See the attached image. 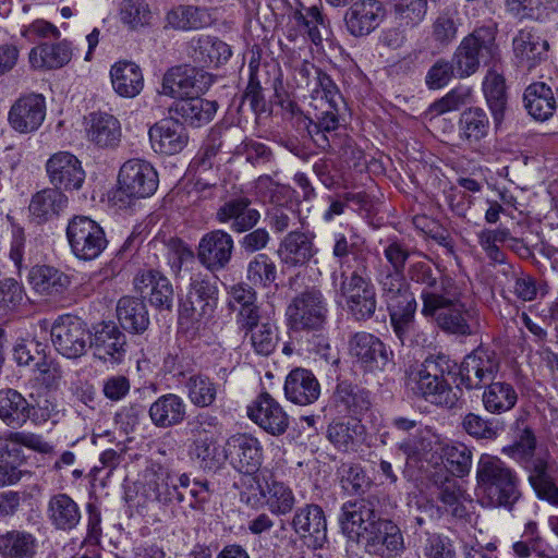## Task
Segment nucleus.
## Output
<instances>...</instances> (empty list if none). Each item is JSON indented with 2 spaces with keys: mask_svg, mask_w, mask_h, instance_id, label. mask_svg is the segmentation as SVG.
<instances>
[{
  "mask_svg": "<svg viewBox=\"0 0 558 558\" xmlns=\"http://www.w3.org/2000/svg\"><path fill=\"white\" fill-rule=\"evenodd\" d=\"M537 439L531 427H524L512 445L502 452L520 463L527 473V482L538 499L558 506L556 462L549 452L536 453Z\"/></svg>",
  "mask_w": 558,
  "mask_h": 558,
  "instance_id": "nucleus-1",
  "label": "nucleus"
},
{
  "mask_svg": "<svg viewBox=\"0 0 558 558\" xmlns=\"http://www.w3.org/2000/svg\"><path fill=\"white\" fill-rule=\"evenodd\" d=\"M476 489L492 508L513 510L522 497L518 473L497 456L483 453L476 465Z\"/></svg>",
  "mask_w": 558,
  "mask_h": 558,
  "instance_id": "nucleus-2",
  "label": "nucleus"
},
{
  "mask_svg": "<svg viewBox=\"0 0 558 558\" xmlns=\"http://www.w3.org/2000/svg\"><path fill=\"white\" fill-rule=\"evenodd\" d=\"M166 247L168 264L174 275H179L183 268L193 274L189 300L193 311L205 313L209 305V283L206 279L198 278L201 272L196 275L195 271L198 270L199 265L209 269V233L202 236L197 256L184 241L175 236L166 242Z\"/></svg>",
  "mask_w": 558,
  "mask_h": 558,
  "instance_id": "nucleus-3",
  "label": "nucleus"
},
{
  "mask_svg": "<svg viewBox=\"0 0 558 558\" xmlns=\"http://www.w3.org/2000/svg\"><path fill=\"white\" fill-rule=\"evenodd\" d=\"M446 365L445 356L430 355L421 365L411 368L407 386L413 396L437 407L454 408L460 397L446 379Z\"/></svg>",
  "mask_w": 558,
  "mask_h": 558,
  "instance_id": "nucleus-4",
  "label": "nucleus"
},
{
  "mask_svg": "<svg viewBox=\"0 0 558 558\" xmlns=\"http://www.w3.org/2000/svg\"><path fill=\"white\" fill-rule=\"evenodd\" d=\"M367 255H355L354 268L340 271V293L345 300L348 312L357 322L371 319L376 312L375 287L368 275Z\"/></svg>",
  "mask_w": 558,
  "mask_h": 558,
  "instance_id": "nucleus-5",
  "label": "nucleus"
},
{
  "mask_svg": "<svg viewBox=\"0 0 558 558\" xmlns=\"http://www.w3.org/2000/svg\"><path fill=\"white\" fill-rule=\"evenodd\" d=\"M158 183V173L150 162L141 158L129 159L119 169L112 201L120 208H125L135 201L154 195Z\"/></svg>",
  "mask_w": 558,
  "mask_h": 558,
  "instance_id": "nucleus-6",
  "label": "nucleus"
},
{
  "mask_svg": "<svg viewBox=\"0 0 558 558\" xmlns=\"http://www.w3.org/2000/svg\"><path fill=\"white\" fill-rule=\"evenodd\" d=\"M328 312V303L322 290L307 287L288 304L287 325L293 332H319L325 329Z\"/></svg>",
  "mask_w": 558,
  "mask_h": 558,
  "instance_id": "nucleus-7",
  "label": "nucleus"
},
{
  "mask_svg": "<svg viewBox=\"0 0 558 558\" xmlns=\"http://www.w3.org/2000/svg\"><path fill=\"white\" fill-rule=\"evenodd\" d=\"M497 32L496 25H484L476 27L461 40L452 58L459 77L472 75L481 63L486 64L497 57Z\"/></svg>",
  "mask_w": 558,
  "mask_h": 558,
  "instance_id": "nucleus-8",
  "label": "nucleus"
},
{
  "mask_svg": "<svg viewBox=\"0 0 558 558\" xmlns=\"http://www.w3.org/2000/svg\"><path fill=\"white\" fill-rule=\"evenodd\" d=\"M421 313L447 333L463 337L473 333L470 324L471 311L461 301L454 288H451L446 294L429 304L426 310L422 308Z\"/></svg>",
  "mask_w": 558,
  "mask_h": 558,
  "instance_id": "nucleus-9",
  "label": "nucleus"
},
{
  "mask_svg": "<svg viewBox=\"0 0 558 558\" xmlns=\"http://www.w3.org/2000/svg\"><path fill=\"white\" fill-rule=\"evenodd\" d=\"M66 238L72 253L82 260L97 258L108 244L104 229L87 216H75L69 221Z\"/></svg>",
  "mask_w": 558,
  "mask_h": 558,
  "instance_id": "nucleus-10",
  "label": "nucleus"
},
{
  "mask_svg": "<svg viewBox=\"0 0 558 558\" xmlns=\"http://www.w3.org/2000/svg\"><path fill=\"white\" fill-rule=\"evenodd\" d=\"M51 342L54 349L66 359L84 355L92 343L87 325L78 317L60 316L51 326Z\"/></svg>",
  "mask_w": 558,
  "mask_h": 558,
  "instance_id": "nucleus-11",
  "label": "nucleus"
},
{
  "mask_svg": "<svg viewBox=\"0 0 558 558\" xmlns=\"http://www.w3.org/2000/svg\"><path fill=\"white\" fill-rule=\"evenodd\" d=\"M262 447L256 438L247 434H236L223 446L214 448L211 460L218 464L229 460L233 472H256L262 464Z\"/></svg>",
  "mask_w": 558,
  "mask_h": 558,
  "instance_id": "nucleus-12",
  "label": "nucleus"
},
{
  "mask_svg": "<svg viewBox=\"0 0 558 558\" xmlns=\"http://www.w3.org/2000/svg\"><path fill=\"white\" fill-rule=\"evenodd\" d=\"M379 498L376 495L347 501L341 507L339 522L341 530L349 539L361 543L363 533L379 517L377 507Z\"/></svg>",
  "mask_w": 558,
  "mask_h": 558,
  "instance_id": "nucleus-13",
  "label": "nucleus"
},
{
  "mask_svg": "<svg viewBox=\"0 0 558 558\" xmlns=\"http://www.w3.org/2000/svg\"><path fill=\"white\" fill-rule=\"evenodd\" d=\"M339 107L328 102L311 104L308 117L303 118V126L322 150L333 149L339 128Z\"/></svg>",
  "mask_w": 558,
  "mask_h": 558,
  "instance_id": "nucleus-14",
  "label": "nucleus"
},
{
  "mask_svg": "<svg viewBox=\"0 0 558 558\" xmlns=\"http://www.w3.org/2000/svg\"><path fill=\"white\" fill-rule=\"evenodd\" d=\"M208 88L209 74L203 69L184 64L166 72L161 94L182 99L195 94H205Z\"/></svg>",
  "mask_w": 558,
  "mask_h": 558,
  "instance_id": "nucleus-15",
  "label": "nucleus"
},
{
  "mask_svg": "<svg viewBox=\"0 0 558 558\" xmlns=\"http://www.w3.org/2000/svg\"><path fill=\"white\" fill-rule=\"evenodd\" d=\"M350 354L368 372H381L392 364L393 354L376 336L360 331L349 341Z\"/></svg>",
  "mask_w": 558,
  "mask_h": 558,
  "instance_id": "nucleus-16",
  "label": "nucleus"
},
{
  "mask_svg": "<svg viewBox=\"0 0 558 558\" xmlns=\"http://www.w3.org/2000/svg\"><path fill=\"white\" fill-rule=\"evenodd\" d=\"M313 231L291 230L280 241L277 255L288 269L306 267L318 254Z\"/></svg>",
  "mask_w": 558,
  "mask_h": 558,
  "instance_id": "nucleus-17",
  "label": "nucleus"
},
{
  "mask_svg": "<svg viewBox=\"0 0 558 558\" xmlns=\"http://www.w3.org/2000/svg\"><path fill=\"white\" fill-rule=\"evenodd\" d=\"M292 529L300 539L314 550L327 543V521L323 508L308 504L299 508L291 521Z\"/></svg>",
  "mask_w": 558,
  "mask_h": 558,
  "instance_id": "nucleus-18",
  "label": "nucleus"
},
{
  "mask_svg": "<svg viewBox=\"0 0 558 558\" xmlns=\"http://www.w3.org/2000/svg\"><path fill=\"white\" fill-rule=\"evenodd\" d=\"M499 371L496 353L477 348L468 354L459 369L460 385L466 389L481 388L486 381L493 380Z\"/></svg>",
  "mask_w": 558,
  "mask_h": 558,
  "instance_id": "nucleus-19",
  "label": "nucleus"
},
{
  "mask_svg": "<svg viewBox=\"0 0 558 558\" xmlns=\"http://www.w3.org/2000/svg\"><path fill=\"white\" fill-rule=\"evenodd\" d=\"M368 553L399 556L404 550L402 533L391 520L378 517L361 537Z\"/></svg>",
  "mask_w": 558,
  "mask_h": 558,
  "instance_id": "nucleus-20",
  "label": "nucleus"
},
{
  "mask_svg": "<svg viewBox=\"0 0 558 558\" xmlns=\"http://www.w3.org/2000/svg\"><path fill=\"white\" fill-rule=\"evenodd\" d=\"M50 183L60 191H77L85 181V171L78 158L69 151L53 154L46 162Z\"/></svg>",
  "mask_w": 558,
  "mask_h": 558,
  "instance_id": "nucleus-21",
  "label": "nucleus"
},
{
  "mask_svg": "<svg viewBox=\"0 0 558 558\" xmlns=\"http://www.w3.org/2000/svg\"><path fill=\"white\" fill-rule=\"evenodd\" d=\"M45 117V97L41 94L29 93L14 101L10 108L8 120L14 131L27 134L38 130Z\"/></svg>",
  "mask_w": 558,
  "mask_h": 558,
  "instance_id": "nucleus-22",
  "label": "nucleus"
},
{
  "mask_svg": "<svg viewBox=\"0 0 558 558\" xmlns=\"http://www.w3.org/2000/svg\"><path fill=\"white\" fill-rule=\"evenodd\" d=\"M386 10L378 0H357L344 14V24L350 35L364 37L374 32L383 22Z\"/></svg>",
  "mask_w": 558,
  "mask_h": 558,
  "instance_id": "nucleus-23",
  "label": "nucleus"
},
{
  "mask_svg": "<svg viewBox=\"0 0 558 558\" xmlns=\"http://www.w3.org/2000/svg\"><path fill=\"white\" fill-rule=\"evenodd\" d=\"M247 415L272 436L284 434L289 427L288 414L268 392H262L252 405L247 407Z\"/></svg>",
  "mask_w": 558,
  "mask_h": 558,
  "instance_id": "nucleus-24",
  "label": "nucleus"
},
{
  "mask_svg": "<svg viewBox=\"0 0 558 558\" xmlns=\"http://www.w3.org/2000/svg\"><path fill=\"white\" fill-rule=\"evenodd\" d=\"M408 278L410 281L421 286L420 296L422 300V308L425 310L429 304L446 294L451 288H454V282L451 278L438 276L430 265L423 260L410 264Z\"/></svg>",
  "mask_w": 558,
  "mask_h": 558,
  "instance_id": "nucleus-25",
  "label": "nucleus"
},
{
  "mask_svg": "<svg viewBox=\"0 0 558 558\" xmlns=\"http://www.w3.org/2000/svg\"><path fill=\"white\" fill-rule=\"evenodd\" d=\"M22 447L44 454L53 450L41 435L31 432H9L0 437V461L20 466L25 460Z\"/></svg>",
  "mask_w": 558,
  "mask_h": 558,
  "instance_id": "nucleus-26",
  "label": "nucleus"
},
{
  "mask_svg": "<svg viewBox=\"0 0 558 558\" xmlns=\"http://www.w3.org/2000/svg\"><path fill=\"white\" fill-rule=\"evenodd\" d=\"M134 288L141 294L148 295L149 303L160 311H171L174 292L169 279L161 272L148 269L134 278Z\"/></svg>",
  "mask_w": 558,
  "mask_h": 558,
  "instance_id": "nucleus-27",
  "label": "nucleus"
},
{
  "mask_svg": "<svg viewBox=\"0 0 558 558\" xmlns=\"http://www.w3.org/2000/svg\"><path fill=\"white\" fill-rule=\"evenodd\" d=\"M148 134L154 150L165 155L180 153L189 140L183 124L171 118L155 123Z\"/></svg>",
  "mask_w": 558,
  "mask_h": 558,
  "instance_id": "nucleus-28",
  "label": "nucleus"
},
{
  "mask_svg": "<svg viewBox=\"0 0 558 558\" xmlns=\"http://www.w3.org/2000/svg\"><path fill=\"white\" fill-rule=\"evenodd\" d=\"M125 335L112 323L101 324L92 338L94 355L104 362L120 363L125 354Z\"/></svg>",
  "mask_w": 558,
  "mask_h": 558,
  "instance_id": "nucleus-29",
  "label": "nucleus"
},
{
  "mask_svg": "<svg viewBox=\"0 0 558 558\" xmlns=\"http://www.w3.org/2000/svg\"><path fill=\"white\" fill-rule=\"evenodd\" d=\"M284 393L291 402L308 405L319 398L320 385L311 371L296 367L286 378Z\"/></svg>",
  "mask_w": 558,
  "mask_h": 558,
  "instance_id": "nucleus-30",
  "label": "nucleus"
},
{
  "mask_svg": "<svg viewBox=\"0 0 558 558\" xmlns=\"http://www.w3.org/2000/svg\"><path fill=\"white\" fill-rule=\"evenodd\" d=\"M331 402L339 413L359 416L372 407L371 392L349 381H340L331 397Z\"/></svg>",
  "mask_w": 558,
  "mask_h": 558,
  "instance_id": "nucleus-31",
  "label": "nucleus"
},
{
  "mask_svg": "<svg viewBox=\"0 0 558 558\" xmlns=\"http://www.w3.org/2000/svg\"><path fill=\"white\" fill-rule=\"evenodd\" d=\"M458 128L460 138L469 147L480 151L482 141L488 136L490 121L483 108L470 107L460 114Z\"/></svg>",
  "mask_w": 558,
  "mask_h": 558,
  "instance_id": "nucleus-32",
  "label": "nucleus"
},
{
  "mask_svg": "<svg viewBox=\"0 0 558 558\" xmlns=\"http://www.w3.org/2000/svg\"><path fill=\"white\" fill-rule=\"evenodd\" d=\"M47 518L56 530L69 532L80 524L82 515L80 506L72 497L58 493L49 498Z\"/></svg>",
  "mask_w": 558,
  "mask_h": 558,
  "instance_id": "nucleus-33",
  "label": "nucleus"
},
{
  "mask_svg": "<svg viewBox=\"0 0 558 558\" xmlns=\"http://www.w3.org/2000/svg\"><path fill=\"white\" fill-rule=\"evenodd\" d=\"M519 64L527 70L535 68L547 57L549 45L530 29H521L512 40Z\"/></svg>",
  "mask_w": 558,
  "mask_h": 558,
  "instance_id": "nucleus-34",
  "label": "nucleus"
},
{
  "mask_svg": "<svg viewBox=\"0 0 558 558\" xmlns=\"http://www.w3.org/2000/svg\"><path fill=\"white\" fill-rule=\"evenodd\" d=\"M27 279L35 292L50 298L63 294L71 284L68 275L47 265L34 266L29 270Z\"/></svg>",
  "mask_w": 558,
  "mask_h": 558,
  "instance_id": "nucleus-35",
  "label": "nucleus"
},
{
  "mask_svg": "<svg viewBox=\"0 0 558 558\" xmlns=\"http://www.w3.org/2000/svg\"><path fill=\"white\" fill-rule=\"evenodd\" d=\"M87 136L90 142L101 148H114L122 136L121 124L112 114L93 112L88 118Z\"/></svg>",
  "mask_w": 558,
  "mask_h": 558,
  "instance_id": "nucleus-36",
  "label": "nucleus"
},
{
  "mask_svg": "<svg viewBox=\"0 0 558 558\" xmlns=\"http://www.w3.org/2000/svg\"><path fill=\"white\" fill-rule=\"evenodd\" d=\"M524 108L538 121L548 120L557 109L553 89L544 82L530 84L523 94Z\"/></svg>",
  "mask_w": 558,
  "mask_h": 558,
  "instance_id": "nucleus-37",
  "label": "nucleus"
},
{
  "mask_svg": "<svg viewBox=\"0 0 558 558\" xmlns=\"http://www.w3.org/2000/svg\"><path fill=\"white\" fill-rule=\"evenodd\" d=\"M68 204V196L62 191L48 187L33 195L28 209L33 219L43 223L58 217Z\"/></svg>",
  "mask_w": 558,
  "mask_h": 558,
  "instance_id": "nucleus-38",
  "label": "nucleus"
},
{
  "mask_svg": "<svg viewBox=\"0 0 558 558\" xmlns=\"http://www.w3.org/2000/svg\"><path fill=\"white\" fill-rule=\"evenodd\" d=\"M110 77L114 92L121 97L133 98L144 86L141 68L131 61L116 62L110 69Z\"/></svg>",
  "mask_w": 558,
  "mask_h": 558,
  "instance_id": "nucleus-39",
  "label": "nucleus"
},
{
  "mask_svg": "<svg viewBox=\"0 0 558 558\" xmlns=\"http://www.w3.org/2000/svg\"><path fill=\"white\" fill-rule=\"evenodd\" d=\"M416 307L417 303L414 296H408V300L387 305L390 324L402 344L413 343Z\"/></svg>",
  "mask_w": 558,
  "mask_h": 558,
  "instance_id": "nucleus-40",
  "label": "nucleus"
},
{
  "mask_svg": "<svg viewBox=\"0 0 558 558\" xmlns=\"http://www.w3.org/2000/svg\"><path fill=\"white\" fill-rule=\"evenodd\" d=\"M365 426L359 420L332 422L327 438L340 451L355 452L365 439Z\"/></svg>",
  "mask_w": 558,
  "mask_h": 558,
  "instance_id": "nucleus-41",
  "label": "nucleus"
},
{
  "mask_svg": "<svg viewBox=\"0 0 558 558\" xmlns=\"http://www.w3.org/2000/svg\"><path fill=\"white\" fill-rule=\"evenodd\" d=\"M117 316L123 329L142 333L149 326V315L143 300L134 296H122L117 305Z\"/></svg>",
  "mask_w": 558,
  "mask_h": 558,
  "instance_id": "nucleus-42",
  "label": "nucleus"
},
{
  "mask_svg": "<svg viewBox=\"0 0 558 558\" xmlns=\"http://www.w3.org/2000/svg\"><path fill=\"white\" fill-rule=\"evenodd\" d=\"M149 416L157 427L168 428L180 424L185 417V404L174 395L167 393L159 397L149 408Z\"/></svg>",
  "mask_w": 558,
  "mask_h": 558,
  "instance_id": "nucleus-43",
  "label": "nucleus"
},
{
  "mask_svg": "<svg viewBox=\"0 0 558 558\" xmlns=\"http://www.w3.org/2000/svg\"><path fill=\"white\" fill-rule=\"evenodd\" d=\"M72 58V49L65 40L57 44H41L29 51V63L34 69H60Z\"/></svg>",
  "mask_w": 558,
  "mask_h": 558,
  "instance_id": "nucleus-44",
  "label": "nucleus"
},
{
  "mask_svg": "<svg viewBox=\"0 0 558 558\" xmlns=\"http://www.w3.org/2000/svg\"><path fill=\"white\" fill-rule=\"evenodd\" d=\"M38 548L35 535L23 530H11L0 534L2 558H34Z\"/></svg>",
  "mask_w": 558,
  "mask_h": 558,
  "instance_id": "nucleus-45",
  "label": "nucleus"
},
{
  "mask_svg": "<svg viewBox=\"0 0 558 558\" xmlns=\"http://www.w3.org/2000/svg\"><path fill=\"white\" fill-rule=\"evenodd\" d=\"M29 402L15 389L0 390V418L10 427H22L29 420Z\"/></svg>",
  "mask_w": 558,
  "mask_h": 558,
  "instance_id": "nucleus-46",
  "label": "nucleus"
},
{
  "mask_svg": "<svg viewBox=\"0 0 558 558\" xmlns=\"http://www.w3.org/2000/svg\"><path fill=\"white\" fill-rule=\"evenodd\" d=\"M483 92L495 126L498 128L505 119L508 104L505 77L496 71H488L483 82Z\"/></svg>",
  "mask_w": 558,
  "mask_h": 558,
  "instance_id": "nucleus-47",
  "label": "nucleus"
},
{
  "mask_svg": "<svg viewBox=\"0 0 558 558\" xmlns=\"http://www.w3.org/2000/svg\"><path fill=\"white\" fill-rule=\"evenodd\" d=\"M482 402L487 412L500 415L515 407L518 393L511 384L492 381L483 392Z\"/></svg>",
  "mask_w": 558,
  "mask_h": 558,
  "instance_id": "nucleus-48",
  "label": "nucleus"
},
{
  "mask_svg": "<svg viewBox=\"0 0 558 558\" xmlns=\"http://www.w3.org/2000/svg\"><path fill=\"white\" fill-rule=\"evenodd\" d=\"M376 280L387 305L408 300V296H414L405 282L404 272L381 268L378 270Z\"/></svg>",
  "mask_w": 558,
  "mask_h": 558,
  "instance_id": "nucleus-49",
  "label": "nucleus"
},
{
  "mask_svg": "<svg viewBox=\"0 0 558 558\" xmlns=\"http://www.w3.org/2000/svg\"><path fill=\"white\" fill-rule=\"evenodd\" d=\"M438 499L448 507L453 518L466 519L470 513L463 501L470 500L456 478L446 476L438 485Z\"/></svg>",
  "mask_w": 558,
  "mask_h": 558,
  "instance_id": "nucleus-50",
  "label": "nucleus"
},
{
  "mask_svg": "<svg viewBox=\"0 0 558 558\" xmlns=\"http://www.w3.org/2000/svg\"><path fill=\"white\" fill-rule=\"evenodd\" d=\"M512 550L518 558H529L532 554L541 558L549 557L548 547L535 521L525 523L521 539L513 543Z\"/></svg>",
  "mask_w": 558,
  "mask_h": 558,
  "instance_id": "nucleus-51",
  "label": "nucleus"
},
{
  "mask_svg": "<svg viewBox=\"0 0 558 558\" xmlns=\"http://www.w3.org/2000/svg\"><path fill=\"white\" fill-rule=\"evenodd\" d=\"M209 14L206 8L179 5L167 14V23L174 29H198L206 25Z\"/></svg>",
  "mask_w": 558,
  "mask_h": 558,
  "instance_id": "nucleus-52",
  "label": "nucleus"
},
{
  "mask_svg": "<svg viewBox=\"0 0 558 558\" xmlns=\"http://www.w3.org/2000/svg\"><path fill=\"white\" fill-rule=\"evenodd\" d=\"M195 94L175 102L174 111L193 126H202L209 122V101Z\"/></svg>",
  "mask_w": 558,
  "mask_h": 558,
  "instance_id": "nucleus-53",
  "label": "nucleus"
},
{
  "mask_svg": "<svg viewBox=\"0 0 558 558\" xmlns=\"http://www.w3.org/2000/svg\"><path fill=\"white\" fill-rule=\"evenodd\" d=\"M119 19L128 28L137 31L150 24L153 12L146 0H122Z\"/></svg>",
  "mask_w": 558,
  "mask_h": 558,
  "instance_id": "nucleus-54",
  "label": "nucleus"
},
{
  "mask_svg": "<svg viewBox=\"0 0 558 558\" xmlns=\"http://www.w3.org/2000/svg\"><path fill=\"white\" fill-rule=\"evenodd\" d=\"M246 279L253 287H270L277 279L275 262L267 254H257L247 265Z\"/></svg>",
  "mask_w": 558,
  "mask_h": 558,
  "instance_id": "nucleus-55",
  "label": "nucleus"
},
{
  "mask_svg": "<svg viewBox=\"0 0 558 558\" xmlns=\"http://www.w3.org/2000/svg\"><path fill=\"white\" fill-rule=\"evenodd\" d=\"M147 476H149L147 485L153 490L156 500L163 504L174 499L183 500V494L178 490L174 478L166 470L158 468L157 471H153Z\"/></svg>",
  "mask_w": 558,
  "mask_h": 558,
  "instance_id": "nucleus-56",
  "label": "nucleus"
},
{
  "mask_svg": "<svg viewBox=\"0 0 558 558\" xmlns=\"http://www.w3.org/2000/svg\"><path fill=\"white\" fill-rule=\"evenodd\" d=\"M247 337H250V343L255 353L263 356L270 355L279 340L278 328L269 318H266L262 325L248 330Z\"/></svg>",
  "mask_w": 558,
  "mask_h": 558,
  "instance_id": "nucleus-57",
  "label": "nucleus"
},
{
  "mask_svg": "<svg viewBox=\"0 0 558 558\" xmlns=\"http://www.w3.org/2000/svg\"><path fill=\"white\" fill-rule=\"evenodd\" d=\"M441 452L453 475L464 476L469 474L472 465V451L464 444H446L442 446Z\"/></svg>",
  "mask_w": 558,
  "mask_h": 558,
  "instance_id": "nucleus-58",
  "label": "nucleus"
},
{
  "mask_svg": "<svg viewBox=\"0 0 558 558\" xmlns=\"http://www.w3.org/2000/svg\"><path fill=\"white\" fill-rule=\"evenodd\" d=\"M462 429L471 437L481 440H495L499 435V428L493 420L470 412L461 422Z\"/></svg>",
  "mask_w": 558,
  "mask_h": 558,
  "instance_id": "nucleus-59",
  "label": "nucleus"
},
{
  "mask_svg": "<svg viewBox=\"0 0 558 558\" xmlns=\"http://www.w3.org/2000/svg\"><path fill=\"white\" fill-rule=\"evenodd\" d=\"M232 236L222 230L211 231V270L223 269L233 252Z\"/></svg>",
  "mask_w": 558,
  "mask_h": 558,
  "instance_id": "nucleus-60",
  "label": "nucleus"
},
{
  "mask_svg": "<svg viewBox=\"0 0 558 558\" xmlns=\"http://www.w3.org/2000/svg\"><path fill=\"white\" fill-rule=\"evenodd\" d=\"M312 102L322 104L328 102L333 106H340L343 102V98L331 77L322 71L311 88Z\"/></svg>",
  "mask_w": 558,
  "mask_h": 558,
  "instance_id": "nucleus-61",
  "label": "nucleus"
},
{
  "mask_svg": "<svg viewBox=\"0 0 558 558\" xmlns=\"http://www.w3.org/2000/svg\"><path fill=\"white\" fill-rule=\"evenodd\" d=\"M267 504L272 513H289L294 506V496L292 490L281 482L272 481L268 484Z\"/></svg>",
  "mask_w": 558,
  "mask_h": 558,
  "instance_id": "nucleus-62",
  "label": "nucleus"
},
{
  "mask_svg": "<svg viewBox=\"0 0 558 558\" xmlns=\"http://www.w3.org/2000/svg\"><path fill=\"white\" fill-rule=\"evenodd\" d=\"M395 13L407 26L420 24L427 12V0H395Z\"/></svg>",
  "mask_w": 558,
  "mask_h": 558,
  "instance_id": "nucleus-63",
  "label": "nucleus"
},
{
  "mask_svg": "<svg viewBox=\"0 0 558 558\" xmlns=\"http://www.w3.org/2000/svg\"><path fill=\"white\" fill-rule=\"evenodd\" d=\"M426 558H457L453 541L440 533H427L423 548Z\"/></svg>",
  "mask_w": 558,
  "mask_h": 558,
  "instance_id": "nucleus-64",
  "label": "nucleus"
}]
</instances>
